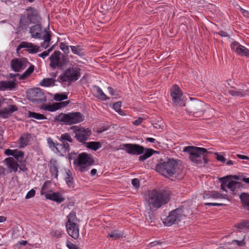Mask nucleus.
<instances>
[{
    "label": "nucleus",
    "instance_id": "obj_1",
    "mask_svg": "<svg viewBox=\"0 0 249 249\" xmlns=\"http://www.w3.org/2000/svg\"><path fill=\"white\" fill-rule=\"evenodd\" d=\"M183 151L189 154L188 158L193 162L200 166H204L207 163V156L209 153L204 148L194 146H185Z\"/></svg>",
    "mask_w": 249,
    "mask_h": 249
},
{
    "label": "nucleus",
    "instance_id": "obj_2",
    "mask_svg": "<svg viewBox=\"0 0 249 249\" xmlns=\"http://www.w3.org/2000/svg\"><path fill=\"white\" fill-rule=\"evenodd\" d=\"M147 204L151 208L158 209L167 203L169 200L170 192L167 190H154L148 195Z\"/></svg>",
    "mask_w": 249,
    "mask_h": 249
},
{
    "label": "nucleus",
    "instance_id": "obj_3",
    "mask_svg": "<svg viewBox=\"0 0 249 249\" xmlns=\"http://www.w3.org/2000/svg\"><path fill=\"white\" fill-rule=\"evenodd\" d=\"M55 122H61L66 125L79 123L84 120V116L79 112L60 113L54 118Z\"/></svg>",
    "mask_w": 249,
    "mask_h": 249
},
{
    "label": "nucleus",
    "instance_id": "obj_4",
    "mask_svg": "<svg viewBox=\"0 0 249 249\" xmlns=\"http://www.w3.org/2000/svg\"><path fill=\"white\" fill-rule=\"evenodd\" d=\"M177 163L174 160L168 159L167 161L157 165L156 170L163 176L170 178L176 173Z\"/></svg>",
    "mask_w": 249,
    "mask_h": 249
},
{
    "label": "nucleus",
    "instance_id": "obj_5",
    "mask_svg": "<svg viewBox=\"0 0 249 249\" xmlns=\"http://www.w3.org/2000/svg\"><path fill=\"white\" fill-rule=\"evenodd\" d=\"M70 159L73 160V164L82 172L87 171L93 163V160L90 156L85 153L79 154L77 158L73 157L71 154L70 155Z\"/></svg>",
    "mask_w": 249,
    "mask_h": 249
},
{
    "label": "nucleus",
    "instance_id": "obj_6",
    "mask_svg": "<svg viewBox=\"0 0 249 249\" xmlns=\"http://www.w3.org/2000/svg\"><path fill=\"white\" fill-rule=\"evenodd\" d=\"M81 76V69L78 66H73L66 70L58 77L60 82L71 83L77 81Z\"/></svg>",
    "mask_w": 249,
    "mask_h": 249
},
{
    "label": "nucleus",
    "instance_id": "obj_7",
    "mask_svg": "<svg viewBox=\"0 0 249 249\" xmlns=\"http://www.w3.org/2000/svg\"><path fill=\"white\" fill-rule=\"evenodd\" d=\"M207 105L203 102L198 100H195L191 103L187 111L193 113L195 117L202 116L206 111Z\"/></svg>",
    "mask_w": 249,
    "mask_h": 249
},
{
    "label": "nucleus",
    "instance_id": "obj_8",
    "mask_svg": "<svg viewBox=\"0 0 249 249\" xmlns=\"http://www.w3.org/2000/svg\"><path fill=\"white\" fill-rule=\"evenodd\" d=\"M183 211L181 207L177 208L171 211L168 216L163 220L164 224L167 226H170L173 224H178L183 216Z\"/></svg>",
    "mask_w": 249,
    "mask_h": 249
},
{
    "label": "nucleus",
    "instance_id": "obj_9",
    "mask_svg": "<svg viewBox=\"0 0 249 249\" xmlns=\"http://www.w3.org/2000/svg\"><path fill=\"white\" fill-rule=\"evenodd\" d=\"M75 134V138L80 142H83L87 140L91 134V131L89 128L79 127L73 126L71 128Z\"/></svg>",
    "mask_w": 249,
    "mask_h": 249
},
{
    "label": "nucleus",
    "instance_id": "obj_10",
    "mask_svg": "<svg viewBox=\"0 0 249 249\" xmlns=\"http://www.w3.org/2000/svg\"><path fill=\"white\" fill-rule=\"evenodd\" d=\"M27 96L31 101L35 103H41L46 101L45 96L39 88L30 89Z\"/></svg>",
    "mask_w": 249,
    "mask_h": 249
},
{
    "label": "nucleus",
    "instance_id": "obj_11",
    "mask_svg": "<svg viewBox=\"0 0 249 249\" xmlns=\"http://www.w3.org/2000/svg\"><path fill=\"white\" fill-rule=\"evenodd\" d=\"M171 96L172 97L173 103L177 106H185V104L182 98V93L178 86L175 85L171 91Z\"/></svg>",
    "mask_w": 249,
    "mask_h": 249
},
{
    "label": "nucleus",
    "instance_id": "obj_12",
    "mask_svg": "<svg viewBox=\"0 0 249 249\" xmlns=\"http://www.w3.org/2000/svg\"><path fill=\"white\" fill-rule=\"evenodd\" d=\"M120 149L125 150L127 153L131 155H140L143 153L144 148L143 146L131 143H126L121 145Z\"/></svg>",
    "mask_w": 249,
    "mask_h": 249
},
{
    "label": "nucleus",
    "instance_id": "obj_13",
    "mask_svg": "<svg viewBox=\"0 0 249 249\" xmlns=\"http://www.w3.org/2000/svg\"><path fill=\"white\" fill-rule=\"evenodd\" d=\"M28 62L25 58H15L11 60V66L15 71L19 72L24 69Z\"/></svg>",
    "mask_w": 249,
    "mask_h": 249
},
{
    "label": "nucleus",
    "instance_id": "obj_14",
    "mask_svg": "<svg viewBox=\"0 0 249 249\" xmlns=\"http://www.w3.org/2000/svg\"><path fill=\"white\" fill-rule=\"evenodd\" d=\"M231 48L232 51L239 55L249 57V50L240 45L238 42L234 41L231 43Z\"/></svg>",
    "mask_w": 249,
    "mask_h": 249
},
{
    "label": "nucleus",
    "instance_id": "obj_15",
    "mask_svg": "<svg viewBox=\"0 0 249 249\" xmlns=\"http://www.w3.org/2000/svg\"><path fill=\"white\" fill-rule=\"evenodd\" d=\"M60 52L59 51H54V52L49 57L50 61V66L52 69L57 68H61L62 64L61 61Z\"/></svg>",
    "mask_w": 249,
    "mask_h": 249
},
{
    "label": "nucleus",
    "instance_id": "obj_16",
    "mask_svg": "<svg viewBox=\"0 0 249 249\" xmlns=\"http://www.w3.org/2000/svg\"><path fill=\"white\" fill-rule=\"evenodd\" d=\"M22 48H26V51L30 53H36L39 51V46L28 42H21L18 46L17 50L18 51Z\"/></svg>",
    "mask_w": 249,
    "mask_h": 249
},
{
    "label": "nucleus",
    "instance_id": "obj_17",
    "mask_svg": "<svg viewBox=\"0 0 249 249\" xmlns=\"http://www.w3.org/2000/svg\"><path fill=\"white\" fill-rule=\"evenodd\" d=\"M66 227L68 233L70 236L75 239L79 237V229L76 224L66 223Z\"/></svg>",
    "mask_w": 249,
    "mask_h": 249
},
{
    "label": "nucleus",
    "instance_id": "obj_18",
    "mask_svg": "<svg viewBox=\"0 0 249 249\" xmlns=\"http://www.w3.org/2000/svg\"><path fill=\"white\" fill-rule=\"evenodd\" d=\"M30 33L32 38H41L42 36V28L40 24L32 26L30 29Z\"/></svg>",
    "mask_w": 249,
    "mask_h": 249
},
{
    "label": "nucleus",
    "instance_id": "obj_19",
    "mask_svg": "<svg viewBox=\"0 0 249 249\" xmlns=\"http://www.w3.org/2000/svg\"><path fill=\"white\" fill-rule=\"evenodd\" d=\"M25 13L30 19L31 23L37 22L40 19L38 12L33 8H28Z\"/></svg>",
    "mask_w": 249,
    "mask_h": 249
},
{
    "label": "nucleus",
    "instance_id": "obj_20",
    "mask_svg": "<svg viewBox=\"0 0 249 249\" xmlns=\"http://www.w3.org/2000/svg\"><path fill=\"white\" fill-rule=\"evenodd\" d=\"M45 197L46 199L55 201L58 203H60L65 200V198L62 195L58 193H54L52 190L49 191V193L45 194Z\"/></svg>",
    "mask_w": 249,
    "mask_h": 249
},
{
    "label": "nucleus",
    "instance_id": "obj_21",
    "mask_svg": "<svg viewBox=\"0 0 249 249\" xmlns=\"http://www.w3.org/2000/svg\"><path fill=\"white\" fill-rule=\"evenodd\" d=\"M16 80L0 81V90H12L16 86Z\"/></svg>",
    "mask_w": 249,
    "mask_h": 249
},
{
    "label": "nucleus",
    "instance_id": "obj_22",
    "mask_svg": "<svg viewBox=\"0 0 249 249\" xmlns=\"http://www.w3.org/2000/svg\"><path fill=\"white\" fill-rule=\"evenodd\" d=\"M69 104V101L54 103L52 105L47 106L46 109L48 111L53 112L67 106Z\"/></svg>",
    "mask_w": 249,
    "mask_h": 249
},
{
    "label": "nucleus",
    "instance_id": "obj_23",
    "mask_svg": "<svg viewBox=\"0 0 249 249\" xmlns=\"http://www.w3.org/2000/svg\"><path fill=\"white\" fill-rule=\"evenodd\" d=\"M17 110V108L15 106L10 105L7 108L0 110V117L3 118H7L11 114Z\"/></svg>",
    "mask_w": 249,
    "mask_h": 249
},
{
    "label": "nucleus",
    "instance_id": "obj_24",
    "mask_svg": "<svg viewBox=\"0 0 249 249\" xmlns=\"http://www.w3.org/2000/svg\"><path fill=\"white\" fill-rule=\"evenodd\" d=\"M249 89H237L234 88L233 89L229 90V93L232 96L244 97L249 94Z\"/></svg>",
    "mask_w": 249,
    "mask_h": 249
},
{
    "label": "nucleus",
    "instance_id": "obj_25",
    "mask_svg": "<svg viewBox=\"0 0 249 249\" xmlns=\"http://www.w3.org/2000/svg\"><path fill=\"white\" fill-rule=\"evenodd\" d=\"M5 160L7 162L8 168L10 169L11 172L12 171H14L15 172L17 171L19 165L16 160L12 157H10L6 158Z\"/></svg>",
    "mask_w": 249,
    "mask_h": 249
},
{
    "label": "nucleus",
    "instance_id": "obj_26",
    "mask_svg": "<svg viewBox=\"0 0 249 249\" xmlns=\"http://www.w3.org/2000/svg\"><path fill=\"white\" fill-rule=\"evenodd\" d=\"M31 23V22L30 21V19L25 13L21 15L19 23L20 28L22 30H26L28 26Z\"/></svg>",
    "mask_w": 249,
    "mask_h": 249
},
{
    "label": "nucleus",
    "instance_id": "obj_27",
    "mask_svg": "<svg viewBox=\"0 0 249 249\" xmlns=\"http://www.w3.org/2000/svg\"><path fill=\"white\" fill-rule=\"evenodd\" d=\"M49 169L50 172L52 174V176H53L54 178H57L58 176V171L57 167V162L56 160H51Z\"/></svg>",
    "mask_w": 249,
    "mask_h": 249
},
{
    "label": "nucleus",
    "instance_id": "obj_28",
    "mask_svg": "<svg viewBox=\"0 0 249 249\" xmlns=\"http://www.w3.org/2000/svg\"><path fill=\"white\" fill-rule=\"evenodd\" d=\"M45 34H44L42 37L44 39V41L41 43V47L44 49H47L50 45V41H51V35L50 31H47L46 29H44Z\"/></svg>",
    "mask_w": 249,
    "mask_h": 249
},
{
    "label": "nucleus",
    "instance_id": "obj_29",
    "mask_svg": "<svg viewBox=\"0 0 249 249\" xmlns=\"http://www.w3.org/2000/svg\"><path fill=\"white\" fill-rule=\"evenodd\" d=\"M241 187V183L233 180L231 181V184H229V189L234 194H236Z\"/></svg>",
    "mask_w": 249,
    "mask_h": 249
},
{
    "label": "nucleus",
    "instance_id": "obj_30",
    "mask_svg": "<svg viewBox=\"0 0 249 249\" xmlns=\"http://www.w3.org/2000/svg\"><path fill=\"white\" fill-rule=\"evenodd\" d=\"M232 176H226L223 178H221L219 179V181L221 182V189L224 191L227 192L226 189V187L229 188V185L231 184V178Z\"/></svg>",
    "mask_w": 249,
    "mask_h": 249
},
{
    "label": "nucleus",
    "instance_id": "obj_31",
    "mask_svg": "<svg viewBox=\"0 0 249 249\" xmlns=\"http://www.w3.org/2000/svg\"><path fill=\"white\" fill-rule=\"evenodd\" d=\"M152 209L153 208L149 207V209L145 211L144 213L145 222H147L148 223H152L155 219V216Z\"/></svg>",
    "mask_w": 249,
    "mask_h": 249
},
{
    "label": "nucleus",
    "instance_id": "obj_32",
    "mask_svg": "<svg viewBox=\"0 0 249 249\" xmlns=\"http://www.w3.org/2000/svg\"><path fill=\"white\" fill-rule=\"evenodd\" d=\"M156 151L152 149H146L144 154L139 157V160L143 161L151 156Z\"/></svg>",
    "mask_w": 249,
    "mask_h": 249
},
{
    "label": "nucleus",
    "instance_id": "obj_33",
    "mask_svg": "<svg viewBox=\"0 0 249 249\" xmlns=\"http://www.w3.org/2000/svg\"><path fill=\"white\" fill-rule=\"evenodd\" d=\"M56 80L53 78H44L40 82V85L44 87L53 86Z\"/></svg>",
    "mask_w": 249,
    "mask_h": 249
},
{
    "label": "nucleus",
    "instance_id": "obj_34",
    "mask_svg": "<svg viewBox=\"0 0 249 249\" xmlns=\"http://www.w3.org/2000/svg\"><path fill=\"white\" fill-rule=\"evenodd\" d=\"M96 88V97L99 99L106 101L108 99V97L104 93L102 89L99 87H95Z\"/></svg>",
    "mask_w": 249,
    "mask_h": 249
},
{
    "label": "nucleus",
    "instance_id": "obj_35",
    "mask_svg": "<svg viewBox=\"0 0 249 249\" xmlns=\"http://www.w3.org/2000/svg\"><path fill=\"white\" fill-rule=\"evenodd\" d=\"M87 147L94 151L97 150L101 147V144L99 142H91L86 143Z\"/></svg>",
    "mask_w": 249,
    "mask_h": 249
},
{
    "label": "nucleus",
    "instance_id": "obj_36",
    "mask_svg": "<svg viewBox=\"0 0 249 249\" xmlns=\"http://www.w3.org/2000/svg\"><path fill=\"white\" fill-rule=\"evenodd\" d=\"M28 117L39 120L46 119V117L44 115L30 111H28Z\"/></svg>",
    "mask_w": 249,
    "mask_h": 249
},
{
    "label": "nucleus",
    "instance_id": "obj_37",
    "mask_svg": "<svg viewBox=\"0 0 249 249\" xmlns=\"http://www.w3.org/2000/svg\"><path fill=\"white\" fill-rule=\"evenodd\" d=\"M34 71V66L33 65L30 66L24 72V73L19 75V79L20 80L21 79H24L27 77L29 76Z\"/></svg>",
    "mask_w": 249,
    "mask_h": 249
},
{
    "label": "nucleus",
    "instance_id": "obj_38",
    "mask_svg": "<svg viewBox=\"0 0 249 249\" xmlns=\"http://www.w3.org/2000/svg\"><path fill=\"white\" fill-rule=\"evenodd\" d=\"M209 197H212L214 199H221L224 198L227 199L228 196L226 195H222L219 192H213L209 194Z\"/></svg>",
    "mask_w": 249,
    "mask_h": 249
},
{
    "label": "nucleus",
    "instance_id": "obj_39",
    "mask_svg": "<svg viewBox=\"0 0 249 249\" xmlns=\"http://www.w3.org/2000/svg\"><path fill=\"white\" fill-rule=\"evenodd\" d=\"M20 147L23 148L28 144L29 141V137L28 134H24L20 138Z\"/></svg>",
    "mask_w": 249,
    "mask_h": 249
},
{
    "label": "nucleus",
    "instance_id": "obj_40",
    "mask_svg": "<svg viewBox=\"0 0 249 249\" xmlns=\"http://www.w3.org/2000/svg\"><path fill=\"white\" fill-rule=\"evenodd\" d=\"M66 174L67 176L65 178V181L69 187H71L72 186L73 180L71 172L69 170H68L66 171Z\"/></svg>",
    "mask_w": 249,
    "mask_h": 249
},
{
    "label": "nucleus",
    "instance_id": "obj_41",
    "mask_svg": "<svg viewBox=\"0 0 249 249\" xmlns=\"http://www.w3.org/2000/svg\"><path fill=\"white\" fill-rule=\"evenodd\" d=\"M60 142H72L73 139L71 138L70 134L65 133L62 134L59 138Z\"/></svg>",
    "mask_w": 249,
    "mask_h": 249
},
{
    "label": "nucleus",
    "instance_id": "obj_42",
    "mask_svg": "<svg viewBox=\"0 0 249 249\" xmlns=\"http://www.w3.org/2000/svg\"><path fill=\"white\" fill-rule=\"evenodd\" d=\"M240 198L244 205L249 207V195L247 193H242L240 195Z\"/></svg>",
    "mask_w": 249,
    "mask_h": 249
},
{
    "label": "nucleus",
    "instance_id": "obj_43",
    "mask_svg": "<svg viewBox=\"0 0 249 249\" xmlns=\"http://www.w3.org/2000/svg\"><path fill=\"white\" fill-rule=\"evenodd\" d=\"M13 157H14L18 161L21 162L24 157V153L21 151L15 149Z\"/></svg>",
    "mask_w": 249,
    "mask_h": 249
},
{
    "label": "nucleus",
    "instance_id": "obj_44",
    "mask_svg": "<svg viewBox=\"0 0 249 249\" xmlns=\"http://www.w3.org/2000/svg\"><path fill=\"white\" fill-rule=\"evenodd\" d=\"M72 52L78 55H82L83 49L80 46H71Z\"/></svg>",
    "mask_w": 249,
    "mask_h": 249
},
{
    "label": "nucleus",
    "instance_id": "obj_45",
    "mask_svg": "<svg viewBox=\"0 0 249 249\" xmlns=\"http://www.w3.org/2000/svg\"><path fill=\"white\" fill-rule=\"evenodd\" d=\"M108 236L114 239H118L123 236V234L118 231H113L108 233Z\"/></svg>",
    "mask_w": 249,
    "mask_h": 249
},
{
    "label": "nucleus",
    "instance_id": "obj_46",
    "mask_svg": "<svg viewBox=\"0 0 249 249\" xmlns=\"http://www.w3.org/2000/svg\"><path fill=\"white\" fill-rule=\"evenodd\" d=\"M68 98V95L66 93H57L54 95V100L57 101H61Z\"/></svg>",
    "mask_w": 249,
    "mask_h": 249
},
{
    "label": "nucleus",
    "instance_id": "obj_47",
    "mask_svg": "<svg viewBox=\"0 0 249 249\" xmlns=\"http://www.w3.org/2000/svg\"><path fill=\"white\" fill-rule=\"evenodd\" d=\"M68 220L66 223L75 224V221L77 220L75 213L71 212L68 215Z\"/></svg>",
    "mask_w": 249,
    "mask_h": 249
},
{
    "label": "nucleus",
    "instance_id": "obj_48",
    "mask_svg": "<svg viewBox=\"0 0 249 249\" xmlns=\"http://www.w3.org/2000/svg\"><path fill=\"white\" fill-rule=\"evenodd\" d=\"M237 227L239 229H249V221H243L237 225Z\"/></svg>",
    "mask_w": 249,
    "mask_h": 249
},
{
    "label": "nucleus",
    "instance_id": "obj_49",
    "mask_svg": "<svg viewBox=\"0 0 249 249\" xmlns=\"http://www.w3.org/2000/svg\"><path fill=\"white\" fill-rule=\"evenodd\" d=\"M53 46L51 48L49 49L48 50L44 51L43 53H39L38 54V56L40 57H41L44 59L46 57H47L49 53L53 50Z\"/></svg>",
    "mask_w": 249,
    "mask_h": 249
},
{
    "label": "nucleus",
    "instance_id": "obj_50",
    "mask_svg": "<svg viewBox=\"0 0 249 249\" xmlns=\"http://www.w3.org/2000/svg\"><path fill=\"white\" fill-rule=\"evenodd\" d=\"M50 181L49 180L46 181L45 182L41 190L40 193L41 195H45V194H47L45 191L47 189L48 186L50 184Z\"/></svg>",
    "mask_w": 249,
    "mask_h": 249
},
{
    "label": "nucleus",
    "instance_id": "obj_51",
    "mask_svg": "<svg viewBox=\"0 0 249 249\" xmlns=\"http://www.w3.org/2000/svg\"><path fill=\"white\" fill-rule=\"evenodd\" d=\"M62 233V231L59 230H53L51 231L52 236L56 237L57 238H60L61 236Z\"/></svg>",
    "mask_w": 249,
    "mask_h": 249
},
{
    "label": "nucleus",
    "instance_id": "obj_52",
    "mask_svg": "<svg viewBox=\"0 0 249 249\" xmlns=\"http://www.w3.org/2000/svg\"><path fill=\"white\" fill-rule=\"evenodd\" d=\"M60 48L66 53H68L69 52V47L63 42H61L60 43Z\"/></svg>",
    "mask_w": 249,
    "mask_h": 249
},
{
    "label": "nucleus",
    "instance_id": "obj_53",
    "mask_svg": "<svg viewBox=\"0 0 249 249\" xmlns=\"http://www.w3.org/2000/svg\"><path fill=\"white\" fill-rule=\"evenodd\" d=\"M121 102H117L114 104L113 108L117 112L120 113V111H121Z\"/></svg>",
    "mask_w": 249,
    "mask_h": 249
},
{
    "label": "nucleus",
    "instance_id": "obj_54",
    "mask_svg": "<svg viewBox=\"0 0 249 249\" xmlns=\"http://www.w3.org/2000/svg\"><path fill=\"white\" fill-rule=\"evenodd\" d=\"M62 142V145L63 148L64 149V152L66 153V152H69L70 150V145L68 143L69 142Z\"/></svg>",
    "mask_w": 249,
    "mask_h": 249
},
{
    "label": "nucleus",
    "instance_id": "obj_55",
    "mask_svg": "<svg viewBox=\"0 0 249 249\" xmlns=\"http://www.w3.org/2000/svg\"><path fill=\"white\" fill-rule=\"evenodd\" d=\"M36 194V191L34 189H32L30 191H29L27 194H26V196H25L26 199H29L30 198L33 196H35Z\"/></svg>",
    "mask_w": 249,
    "mask_h": 249
},
{
    "label": "nucleus",
    "instance_id": "obj_56",
    "mask_svg": "<svg viewBox=\"0 0 249 249\" xmlns=\"http://www.w3.org/2000/svg\"><path fill=\"white\" fill-rule=\"evenodd\" d=\"M132 185L136 188L140 186V181L138 178H133L131 181Z\"/></svg>",
    "mask_w": 249,
    "mask_h": 249
},
{
    "label": "nucleus",
    "instance_id": "obj_57",
    "mask_svg": "<svg viewBox=\"0 0 249 249\" xmlns=\"http://www.w3.org/2000/svg\"><path fill=\"white\" fill-rule=\"evenodd\" d=\"M66 245H67V247L69 249H78L77 247H76L74 244L70 242V241H68L67 242Z\"/></svg>",
    "mask_w": 249,
    "mask_h": 249
},
{
    "label": "nucleus",
    "instance_id": "obj_58",
    "mask_svg": "<svg viewBox=\"0 0 249 249\" xmlns=\"http://www.w3.org/2000/svg\"><path fill=\"white\" fill-rule=\"evenodd\" d=\"M47 140L50 147L52 148H54V147L55 146V143L54 142H53L51 138H48Z\"/></svg>",
    "mask_w": 249,
    "mask_h": 249
},
{
    "label": "nucleus",
    "instance_id": "obj_59",
    "mask_svg": "<svg viewBox=\"0 0 249 249\" xmlns=\"http://www.w3.org/2000/svg\"><path fill=\"white\" fill-rule=\"evenodd\" d=\"M143 121V119L141 117H139L138 119L133 122V124L138 126Z\"/></svg>",
    "mask_w": 249,
    "mask_h": 249
},
{
    "label": "nucleus",
    "instance_id": "obj_60",
    "mask_svg": "<svg viewBox=\"0 0 249 249\" xmlns=\"http://www.w3.org/2000/svg\"><path fill=\"white\" fill-rule=\"evenodd\" d=\"M215 154L216 155V159L218 161H221L222 162H224L226 160L222 155H219L217 153H215Z\"/></svg>",
    "mask_w": 249,
    "mask_h": 249
},
{
    "label": "nucleus",
    "instance_id": "obj_61",
    "mask_svg": "<svg viewBox=\"0 0 249 249\" xmlns=\"http://www.w3.org/2000/svg\"><path fill=\"white\" fill-rule=\"evenodd\" d=\"M15 150H11L9 149H6L5 150L4 153L7 156H13L14 154Z\"/></svg>",
    "mask_w": 249,
    "mask_h": 249
},
{
    "label": "nucleus",
    "instance_id": "obj_62",
    "mask_svg": "<svg viewBox=\"0 0 249 249\" xmlns=\"http://www.w3.org/2000/svg\"><path fill=\"white\" fill-rule=\"evenodd\" d=\"M205 205L209 206H221L224 205L223 203H205Z\"/></svg>",
    "mask_w": 249,
    "mask_h": 249
},
{
    "label": "nucleus",
    "instance_id": "obj_63",
    "mask_svg": "<svg viewBox=\"0 0 249 249\" xmlns=\"http://www.w3.org/2000/svg\"><path fill=\"white\" fill-rule=\"evenodd\" d=\"M216 34H218L222 37H227L228 36V35L227 32L223 31H220Z\"/></svg>",
    "mask_w": 249,
    "mask_h": 249
},
{
    "label": "nucleus",
    "instance_id": "obj_64",
    "mask_svg": "<svg viewBox=\"0 0 249 249\" xmlns=\"http://www.w3.org/2000/svg\"><path fill=\"white\" fill-rule=\"evenodd\" d=\"M237 157L238 158L242 160H249V157L243 155L237 154Z\"/></svg>",
    "mask_w": 249,
    "mask_h": 249
}]
</instances>
